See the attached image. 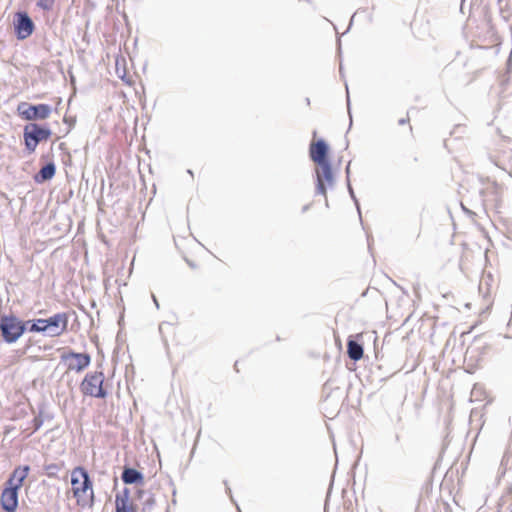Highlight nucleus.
Segmentation results:
<instances>
[{
    "instance_id": "nucleus-1",
    "label": "nucleus",
    "mask_w": 512,
    "mask_h": 512,
    "mask_svg": "<svg viewBox=\"0 0 512 512\" xmlns=\"http://www.w3.org/2000/svg\"><path fill=\"white\" fill-rule=\"evenodd\" d=\"M313 136L309 145V156L316 164L317 190L326 196L327 186L333 183V171L328 158L329 146L323 139H315L316 132L313 133Z\"/></svg>"
},
{
    "instance_id": "nucleus-2",
    "label": "nucleus",
    "mask_w": 512,
    "mask_h": 512,
    "mask_svg": "<svg viewBox=\"0 0 512 512\" xmlns=\"http://www.w3.org/2000/svg\"><path fill=\"white\" fill-rule=\"evenodd\" d=\"M71 492L76 504L82 508H91L95 494L93 482L85 468L78 466L71 471Z\"/></svg>"
},
{
    "instance_id": "nucleus-3",
    "label": "nucleus",
    "mask_w": 512,
    "mask_h": 512,
    "mask_svg": "<svg viewBox=\"0 0 512 512\" xmlns=\"http://www.w3.org/2000/svg\"><path fill=\"white\" fill-rule=\"evenodd\" d=\"M105 376L102 371H95L86 374L80 384L81 392L94 398H105L107 391L104 388Z\"/></svg>"
},
{
    "instance_id": "nucleus-4",
    "label": "nucleus",
    "mask_w": 512,
    "mask_h": 512,
    "mask_svg": "<svg viewBox=\"0 0 512 512\" xmlns=\"http://www.w3.org/2000/svg\"><path fill=\"white\" fill-rule=\"evenodd\" d=\"M0 331L6 342L13 343L25 332V323L15 315H2L0 318Z\"/></svg>"
},
{
    "instance_id": "nucleus-5",
    "label": "nucleus",
    "mask_w": 512,
    "mask_h": 512,
    "mask_svg": "<svg viewBox=\"0 0 512 512\" xmlns=\"http://www.w3.org/2000/svg\"><path fill=\"white\" fill-rule=\"evenodd\" d=\"M52 135L49 128L40 126L36 123H31L24 127V144L29 153L35 152L37 145L41 141L48 140Z\"/></svg>"
},
{
    "instance_id": "nucleus-6",
    "label": "nucleus",
    "mask_w": 512,
    "mask_h": 512,
    "mask_svg": "<svg viewBox=\"0 0 512 512\" xmlns=\"http://www.w3.org/2000/svg\"><path fill=\"white\" fill-rule=\"evenodd\" d=\"M51 107L47 104L28 105L25 102L17 106L20 117L27 121L45 120L51 115Z\"/></svg>"
},
{
    "instance_id": "nucleus-7",
    "label": "nucleus",
    "mask_w": 512,
    "mask_h": 512,
    "mask_svg": "<svg viewBox=\"0 0 512 512\" xmlns=\"http://www.w3.org/2000/svg\"><path fill=\"white\" fill-rule=\"evenodd\" d=\"M62 361L66 363L67 370L81 372L87 368L91 358L86 353L68 352L61 356Z\"/></svg>"
},
{
    "instance_id": "nucleus-8",
    "label": "nucleus",
    "mask_w": 512,
    "mask_h": 512,
    "mask_svg": "<svg viewBox=\"0 0 512 512\" xmlns=\"http://www.w3.org/2000/svg\"><path fill=\"white\" fill-rule=\"evenodd\" d=\"M14 28L17 38L24 40L33 33L34 23L27 13L18 12L15 14Z\"/></svg>"
},
{
    "instance_id": "nucleus-9",
    "label": "nucleus",
    "mask_w": 512,
    "mask_h": 512,
    "mask_svg": "<svg viewBox=\"0 0 512 512\" xmlns=\"http://www.w3.org/2000/svg\"><path fill=\"white\" fill-rule=\"evenodd\" d=\"M46 331H50L52 336L62 335L68 327V315L66 313H57L45 319Z\"/></svg>"
},
{
    "instance_id": "nucleus-10",
    "label": "nucleus",
    "mask_w": 512,
    "mask_h": 512,
    "mask_svg": "<svg viewBox=\"0 0 512 512\" xmlns=\"http://www.w3.org/2000/svg\"><path fill=\"white\" fill-rule=\"evenodd\" d=\"M115 512H138V506L131 497V491L124 488L115 495Z\"/></svg>"
},
{
    "instance_id": "nucleus-11",
    "label": "nucleus",
    "mask_w": 512,
    "mask_h": 512,
    "mask_svg": "<svg viewBox=\"0 0 512 512\" xmlns=\"http://www.w3.org/2000/svg\"><path fill=\"white\" fill-rule=\"evenodd\" d=\"M19 489L6 485L0 497V504L6 512H15L18 508Z\"/></svg>"
},
{
    "instance_id": "nucleus-12",
    "label": "nucleus",
    "mask_w": 512,
    "mask_h": 512,
    "mask_svg": "<svg viewBox=\"0 0 512 512\" xmlns=\"http://www.w3.org/2000/svg\"><path fill=\"white\" fill-rule=\"evenodd\" d=\"M29 472L30 467L28 465L18 466L13 470L5 484L20 490Z\"/></svg>"
},
{
    "instance_id": "nucleus-13",
    "label": "nucleus",
    "mask_w": 512,
    "mask_h": 512,
    "mask_svg": "<svg viewBox=\"0 0 512 512\" xmlns=\"http://www.w3.org/2000/svg\"><path fill=\"white\" fill-rule=\"evenodd\" d=\"M122 481L125 484L142 483L143 475L133 468H125L122 473Z\"/></svg>"
},
{
    "instance_id": "nucleus-14",
    "label": "nucleus",
    "mask_w": 512,
    "mask_h": 512,
    "mask_svg": "<svg viewBox=\"0 0 512 512\" xmlns=\"http://www.w3.org/2000/svg\"><path fill=\"white\" fill-rule=\"evenodd\" d=\"M347 353L350 359L358 361L363 357L364 351L362 346L354 340H348Z\"/></svg>"
},
{
    "instance_id": "nucleus-15",
    "label": "nucleus",
    "mask_w": 512,
    "mask_h": 512,
    "mask_svg": "<svg viewBox=\"0 0 512 512\" xmlns=\"http://www.w3.org/2000/svg\"><path fill=\"white\" fill-rule=\"evenodd\" d=\"M55 172H56V167H55L54 163H48L47 165H45L44 167H42L40 169L38 175L36 176V181L42 182V181L50 180L54 177Z\"/></svg>"
},
{
    "instance_id": "nucleus-16",
    "label": "nucleus",
    "mask_w": 512,
    "mask_h": 512,
    "mask_svg": "<svg viewBox=\"0 0 512 512\" xmlns=\"http://www.w3.org/2000/svg\"><path fill=\"white\" fill-rule=\"evenodd\" d=\"M63 464L60 463H50L44 465L45 474L50 478L57 477L60 470H62Z\"/></svg>"
},
{
    "instance_id": "nucleus-17",
    "label": "nucleus",
    "mask_w": 512,
    "mask_h": 512,
    "mask_svg": "<svg viewBox=\"0 0 512 512\" xmlns=\"http://www.w3.org/2000/svg\"><path fill=\"white\" fill-rule=\"evenodd\" d=\"M30 332H45L46 326H45V319H36L32 322L30 328Z\"/></svg>"
},
{
    "instance_id": "nucleus-18",
    "label": "nucleus",
    "mask_w": 512,
    "mask_h": 512,
    "mask_svg": "<svg viewBox=\"0 0 512 512\" xmlns=\"http://www.w3.org/2000/svg\"><path fill=\"white\" fill-rule=\"evenodd\" d=\"M55 0H38L37 6L44 11H50L53 9Z\"/></svg>"
},
{
    "instance_id": "nucleus-19",
    "label": "nucleus",
    "mask_w": 512,
    "mask_h": 512,
    "mask_svg": "<svg viewBox=\"0 0 512 512\" xmlns=\"http://www.w3.org/2000/svg\"><path fill=\"white\" fill-rule=\"evenodd\" d=\"M410 122V118L408 116L404 117V118H401L399 119L398 123L400 125H405V124H409Z\"/></svg>"
},
{
    "instance_id": "nucleus-20",
    "label": "nucleus",
    "mask_w": 512,
    "mask_h": 512,
    "mask_svg": "<svg viewBox=\"0 0 512 512\" xmlns=\"http://www.w3.org/2000/svg\"><path fill=\"white\" fill-rule=\"evenodd\" d=\"M424 22H425L426 26H429V25H430V20H429L428 18H426V19L424 20Z\"/></svg>"
},
{
    "instance_id": "nucleus-21",
    "label": "nucleus",
    "mask_w": 512,
    "mask_h": 512,
    "mask_svg": "<svg viewBox=\"0 0 512 512\" xmlns=\"http://www.w3.org/2000/svg\"><path fill=\"white\" fill-rule=\"evenodd\" d=\"M361 337H362V333L357 334V338H361Z\"/></svg>"
},
{
    "instance_id": "nucleus-22",
    "label": "nucleus",
    "mask_w": 512,
    "mask_h": 512,
    "mask_svg": "<svg viewBox=\"0 0 512 512\" xmlns=\"http://www.w3.org/2000/svg\"><path fill=\"white\" fill-rule=\"evenodd\" d=\"M428 37H432V34L430 32L427 33Z\"/></svg>"
}]
</instances>
